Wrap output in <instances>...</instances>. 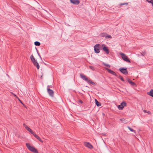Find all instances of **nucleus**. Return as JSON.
<instances>
[{"instance_id":"obj_32","label":"nucleus","mask_w":153,"mask_h":153,"mask_svg":"<svg viewBox=\"0 0 153 153\" xmlns=\"http://www.w3.org/2000/svg\"><path fill=\"white\" fill-rule=\"evenodd\" d=\"M23 125L24 126H25V127L26 128V127L25 126H27L25 124H24Z\"/></svg>"},{"instance_id":"obj_1","label":"nucleus","mask_w":153,"mask_h":153,"mask_svg":"<svg viewBox=\"0 0 153 153\" xmlns=\"http://www.w3.org/2000/svg\"><path fill=\"white\" fill-rule=\"evenodd\" d=\"M30 59L31 61L32 62L34 65L37 68L39 69V65L38 63L37 62L36 60L34 58L33 55H32L30 57Z\"/></svg>"},{"instance_id":"obj_8","label":"nucleus","mask_w":153,"mask_h":153,"mask_svg":"<svg viewBox=\"0 0 153 153\" xmlns=\"http://www.w3.org/2000/svg\"><path fill=\"white\" fill-rule=\"evenodd\" d=\"M126 105V103L125 102L121 103L120 105L117 106V107L119 110H122L124 107Z\"/></svg>"},{"instance_id":"obj_10","label":"nucleus","mask_w":153,"mask_h":153,"mask_svg":"<svg viewBox=\"0 0 153 153\" xmlns=\"http://www.w3.org/2000/svg\"><path fill=\"white\" fill-rule=\"evenodd\" d=\"M105 69L106 70H107L109 73H110L111 74L114 75V76H117V74L113 71L107 68H105Z\"/></svg>"},{"instance_id":"obj_3","label":"nucleus","mask_w":153,"mask_h":153,"mask_svg":"<svg viewBox=\"0 0 153 153\" xmlns=\"http://www.w3.org/2000/svg\"><path fill=\"white\" fill-rule=\"evenodd\" d=\"M120 54L121 55L122 58L124 60L127 62H130V61L125 54L122 53H120Z\"/></svg>"},{"instance_id":"obj_24","label":"nucleus","mask_w":153,"mask_h":153,"mask_svg":"<svg viewBox=\"0 0 153 153\" xmlns=\"http://www.w3.org/2000/svg\"><path fill=\"white\" fill-rule=\"evenodd\" d=\"M103 64L105 66L108 67L109 68H110V65L108 64L103 63Z\"/></svg>"},{"instance_id":"obj_27","label":"nucleus","mask_w":153,"mask_h":153,"mask_svg":"<svg viewBox=\"0 0 153 153\" xmlns=\"http://www.w3.org/2000/svg\"><path fill=\"white\" fill-rule=\"evenodd\" d=\"M32 134H33L36 138L38 136V135H37L34 132H33Z\"/></svg>"},{"instance_id":"obj_26","label":"nucleus","mask_w":153,"mask_h":153,"mask_svg":"<svg viewBox=\"0 0 153 153\" xmlns=\"http://www.w3.org/2000/svg\"><path fill=\"white\" fill-rule=\"evenodd\" d=\"M32 134H33L36 138L38 136V135H37L34 132H33Z\"/></svg>"},{"instance_id":"obj_25","label":"nucleus","mask_w":153,"mask_h":153,"mask_svg":"<svg viewBox=\"0 0 153 153\" xmlns=\"http://www.w3.org/2000/svg\"><path fill=\"white\" fill-rule=\"evenodd\" d=\"M120 120L122 121L123 123H124L125 122V119L124 118L120 119Z\"/></svg>"},{"instance_id":"obj_31","label":"nucleus","mask_w":153,"mask_h":153,"mask_svg":"<svg viewBox=\"0 0 153 153\" xmlns=\"http://www.w3.org/2000/svg\"><path fill=\"white\" fill-rule=\"evenodd\" d=\"M79 102L81 103H83L82 101V100H79Z\"/></svg>"},{"instance_id":"obj_15","label":"nucleus","mask_w":153,"mask_h":153,"mask_svg":"<svg viewBox=\"0 0 153 153\" xmlns=\"http://www.w3.org/2000/svg\"><path fill=\"white\" fill-rule=\"evenodd\" d=\"M26 129L29 132H30L31 134H32L33 132V131L27 126H26Z\"/></svg>"},{"instance_id":"obj_7","label":"nucleus","mask_w":153,"mask_h":153,"mask_svg":"<svg viewBox=\"0 0 153 153\" xmlns=\"http://www.w3.org/2000/svg\"><path fill=\"white\" fill-rule=\"evenodd\" d=\"M102 47L103 50L107 54H108L109 53V50L108 48L104 45H102Z\"/></svg>"},{"instance_id":"obj_6","label":"nucleus","mask_w":153,"mask_h":153,"mask_svg":"<svg viewBox=\"0 0 153 153\" xmlns=\"http://www.w3.org/2000/svg\"><path fill=\"white\" fill-rule=\"evenodd\" d=\"M100 36L101 37H105V38H111V35H108L107 33H103L100 34Z\"/></svg>"},{"instance_id":"obj_30","label":"nucleus","mask_w":153,"mask_h":153,"mask_svg":"<svg viewBox=\"0 0 153 153\" xmlns=\"http://www.w3.org/2000/svg\"><path fill=\"white\" fill-rule=\"evenodd\" d=\"M89 68L91 69V70H94V67L93 66H89Z\"/></svg>"},{"instance_id":"obj_9","label":"nucleus","mask_w":153,"mask_h":153,"mask_svg":"<svg viewBox=\"0 0 153 153\" xmlns=\"http://www.w3.org/2000/svg\"><path fill=\"white\" fill-rule=\"evenodd\" d=\"M99 44H96L94 46L95 52L97 53H98L100 52V51L99 49Z\"/></svg>"},{"instance_id":"obj_11","label":"nucleus","mask_w":153,"mask_h":153,"mask_svg":"<svg viewBox=\"0 0 153 153\" xmlns=\"http://www.w3.org/2000/svg\"><path fill=\"white\" fill-rule=\"evenodd\" d=\"M80 77L83 80H85L87 82L88 81V79L86 77V76L84 75L83 74H80Z\"/></svg>"},{"instance_id":"obj_36","label":"nucleus","mask_w":153,"mask_h":153,"mask_svg":"<svg viewBox=\"0 0 153 153\" xmlns=\"http://www.w3.org/2000/svg\"><path fill=\"white\" fill-rule=\"evenodd\" d=\"M50 87H51V86H49V88Z\"/></svg>"},{"instance_id":"obj_4","label":"nucleus","mask_w":153,"mask_h":153,"mask_svg":"<svg viewBox=\"0 0 153 153\" xmlns=\"http://www.w3.org/2000/svg\"><path fill=\"white\" fill-rule=\"evenodd\" d=\"M120 71L123 74L126 75L128 73L127 70V68H119Z\"/></svg>"},{"instance_id":"obj_22","label":"nucleus","mask_w":153,"mask_h":153,"mask_svg":"<svg viewBox=\"0 0 153 153\" xmlns=\"http://www.w3.org/2000/svg\"><path fill=\"white\" fill-rule=\"evenodd\" d=\"M141 54L142 56H145L146 54V52L145 51H144L143 52H142Z\"/></svg>"},{"instance_id":"obj_21","label":"nucleus","mask_w":153,"mask_h":153,"mask_svg":"<svg viewBox=\"0 0 153 153\" xmlns=\"http://www.w3.org/2000/svg\"><path fill=\"white\" fill-rule=\"evenodd\" d=\"M118 77L121 80H122V81H124V79H123V77L121 76L120 75H119V76H118Z\"/></svg>"},{"instance_id":"obj_12","label":"nucleus","mask_w":153,"mask_h":153,"mask_svg":"<svg viewBox=\"0 0 153 153\" xmlns=\"http://www.w3.org/2000/svg\"><path fill=\"white\" fill-rule=\"evenodd\" d=\"M84 144L85 146L89 149H91L93 147L88 142H85L84 143Z\"/></svg>"},{"instance_id":"obj_18","label":"nucleus","mask_w":153,"mask_h":153,"mask_svg":"<svg viewBox=\"0 0 153 153\" xmlns=\"http://www.w3.org/2000/svg\"><path fill=\"white\" fill-rule=\"evenodd\" d=\"M34 44H35V45L36 46H39L40 45V43L39 42H38V41H36V42H35Z\"/></svg>"},{"instance_id":"obj_16","label":"nucleus","mask_w":153,"mask_h":153,"mask_svg":"<svg viewBox=\"0 0 153 153\" xmlns=\"http://www.w3.org/2000/svg\"><path fill=\"white\" fill-rule=\"evenodd\" d=\"M95 103L97 106L99 107L101 105V103L99 102L97 99H95Z\"/></svg>"},{"instance_id":"obj_17","label":"nucleus","mask_w":153,"mask_h":153,"mask_svg":"<svg viewBox=\"0 0 153 153\" xmlns=\"http://www.w3.org/2000/svg\"><path fill=\"white\" fill-rule=\"evenodd\" d=\"M87 82H89V83L91 84L92 85H95V83L94 82H92L91 80L90 79H88V81Z\"/></svg>"},{"instance_id":"obj_13","label":"nucleus","mask_w":153,"mask_h":153,"mask_svg":"<svg viewBox=\"0 0 153 153\" xmlns=\"http://www.w3.org/2000/svg\"><path fill=\"white\" fill-rule=\"evenodd\" d=\"M71 3L77 5L79 3V0H70Z\"/></svg>"},{"instance_id":"obj_34","label":"nucleus","mask_w":153,"mask_h":153,"mask_svg":"<svg viewBox=\"0 0 153 153\" xmlns=\"http://www.w3.org/2000/svg\"><path fill=\"white\" fill-rule=\"evenodd\" d=\"M38 55H39V56L40 58V59H42V58H41V56H40V55L39 54H38Z\"/></svg>"},{"instance_id":"obj_2","label":"nucleus","mask_w":153,"mask_h":153,"mask_svg":"<svg viewBox=\"0 0 153 153\" xmlns=\"http://www.w3.org/2000/svg\"><path fill=\"white\" fill-rule=\"evenodd\" d=\"M26 146L28 149L30 151L35 153H38L37 150L33 147L30 146L29 143H27L26 144Z\"/></svg>"},{"instance_id":"obj_29","label":"nucleus","mask_w":153,"mask_h":153,"mask_svg":"<svg viewBox=\"0 0 153 153\" xmlns=\"http://www.w3.org/2000/svg\"><path fill=\"white\" fill-rule=\"evenodd\" d=\"M128 129L131 131H133V129L131 128H130L129 127V126H128Z\"/></svg>"},{"instance_id":"obj_5","label":"nucleus","mask_w":153,"mask_h":153,"mask_svg":"<svg viewBox=\"0 0 153 153\" xmlns=\"http://www.w3.org/2000/svg\"><path fill=\"white\" fill-rule=\"evenodd\" d=\"M47 90L48 92L49 95L51 97H53L54 95V92L52 90L50 89L49 88V85L47 86Z\"/></svg>"},{"instance_id":"obj_23","label":"nucleus","mask_w":153,"mask_h":153,"mask_svg":"<svg viewBox=\"0 0 153 153\" xmlns=\"http://www.w3.org/2000/svg\"><path fill=\"white\" fill-rule=\"evenodd\" d=\"M120 6H122V5H128V3H120Z\"/></svg>"},{"instance_id":"obj_19","label":"nucleus","mask_w":153,"mask_h":153,"mask_svg":"<svg viewBox=\"0 0 153 153\" xmlns=\"http://www.w3.org/2000/svg\"><path fill=\"white\" fill-rule=\"evenodd\" d=\"M128 81L129 83L131 84V85H134V82L131 81L130 79H128Z\"/></svg>"},{"instance_id":"obj_20","label":"nucleus","mask_w":153,"mask_h":153,"mask_svg":"<svg viewBox=\"0 0 153 153\" xmlns=\"http://www.w3.org/2000/svg\"><path fill=\"white\" fill-rule=\"evenodd\" d=\"M36 138V139H37L38 140L41 142H43V140H42L40 138L39 136H38Z\"/></svg>"},{"instance_id":"obj_37","label":"nucleus","mask_w":153,"mask_h":153,"mask_svg":"<svg viewBox=\"0 0 153 153\" xmlns=\"http://www.w3.org/2000/svg\"><path fill=\"white\" fill-rule=\"evenodd\" d=\"M134 86H135V85H136V84H135V83H134Z\"/></svg>"},{"instance_id":"obj_35","label":"nucleus","mask_w":153,"mask_h":153,"mask_svg":"<svg viewBox=\"0 0 153 153\" xmlns=\"http://www.w3.org/2000/svg\"><path fill=\"white\" fill-rule=\"evenodd\" d=\"M14 97H17V96L15 94H14Z\"/></svg>"},{"instance_id":"obj_33","label":"nucleus","mask_w":153,"mask_h":153,"mask_svg":"<svg viewBox=\"0 0 153 153\" xmlns=\"http://www.w3.org/2000/svg\"><path fill=\"white\" fill-rule=\"evenodd\" d=\"M18 99V100L21 102V103H22L21 101L19 99V98L18 97H17Z\"/></svg>"},{"instance_id":"obj_28","label":"nucleus","mask_w":153,"mask_h":153,"mask_svg":"<svg viewBox=\"0 0 153 153\" xmlns=\"http://www.w3.org/2000/svg\"><path fill=\"white\" fill-rule=\"evenodd\" d=\"M143 111L145 113H148L149 114H150V112L149 111H146L145 110H143Z\"/></svg>"},{"instance_id":"obj_14","label":"nucleus","mask_w":153,"mask_h":153,"mask_svg":"<svg viewBox=\"0 0 153 153\" xmlns=\"http://www.w3.org/2000/svg\"><path fill=\"white\" fill-rule=\"evenodd\" d=\"M147 94L153 97V89H151L149 92H147Z\"/></svg>"}]
</instances>
